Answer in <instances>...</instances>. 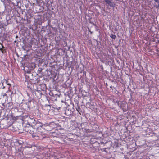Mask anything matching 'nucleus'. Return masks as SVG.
<instances>
[{
  "mask_svg": "<svg viewBox=\"0 0 159 159\" xmlns=\"http://www.w3.org/2000/svg\"><path fill=\"white\" fill-rule=\"evenodd\" d=\"M45 135L42 133V131H39V133H35L34 135H33V138L36 139H42L44 138Z\"/></svg>",
  "mask_w": 159,
  "mask_h": 159,
  "instance_id": "1",
  "label": "nucleus"
},
{
  "mask_svg": "<svg viewBox=\"0 0 159 159\" xmlns=\"http://www.w3.org/2000/svg\"><path fill=\"white\" fill-rule=\"evenodd\" d=\"M28 123L30 125L32 126L35 127V125L36 121H35L34 118H30L29 117L27 120Z\"/></svg>",
  "mask_w": 159,
  "mask_h": 159,
  "instance_id": "2",
  "label": "nucleus"
},
{
  "mask_svg": "<svg viewBox=\"0 0 159 159\" xmlns=\"http://www.w3.org/2000/svg\"><path fill=\"white\" fill-rule=\"evenodd\" d=\"M49 94L51 96L55 97V96L59 95L60 93L59 90H49Z\"/></svg>",
  "mask_w": 159,
  "mask_h": 159,
  "instance_id": "3",
  "label": "nucleus"
},
{
  "mask_svg": "<svg viewBox=\"0 0 159 159\" xmlns=\"http://www.w3.org/2000/svg\"><path fill=\"white\" fill-rule=\"evenodd\" d=\"M55 128V123L54 122L50 123L48 125L46 126L47 131H50Z\"/></svg>",
  "mask_w": 159,
  "mask_h": 159,
  "instance_id": "4",
  "label": "nucleus"
},
{
  "mask_svg": "<svg viewBox=\"0 0 159 159\" xmlns=\"http://www.w3.org/2000/svg\"><path fill=\"white\" fill-rule=\"evenodd\" d=\"M27 132L30 134L33 137V135H34L35 133H34V129L32 127H27L25 129Z\"/></svg>",
  "mask_w": 159,
  "mask_h": 159,
  "instance_id": "5",
  "label": "nucleus"
},
{
  "mask_svg": "<svg viewBox=\"0 0 159 159\" xmlns=\"http://www.w3.org/2000/svg\"><path fill=\"white\" fill-rule=\"evenodd\" d=\"M43 126V125L42 123L39 122H36L34 127L37 128L38 130H39L41 129V128H42Z\"/></svg>",
  "mask_w": 159,
  "mask_h": 159,
  "instance_id": "6",
  "label": "nucleus"
},
{
  "mask_svg": "<svg viewBox=\"0 0 159 159\" xmlns=\"http://www.w3.org/2000/svg\"><path fill=\"white\" fill-rule=\"evenodd\" d=\"M6 108L7 109L11 110L13 108V105L12 102H10L8 103L6 105Z\"/></svg>",
  "mask_w": 159,
  "mask_h": 159,
  "instance_id": "7",
  "label": "nucleus"
},
{
  "mask_svg": "<svg viewBox=\"0 0 159 159\" xmlns=\"http://www.w3.org/2000/svg\"><path fill=\"white\" fill-rule=\"evenodd\" d=\"M105 1L106 4H108V5L111 7H113L114 6V3L111 2L110 0H105Z\"/></svg>",
  "mask_w": 159,
  "mask_h": 159,
  "instance_id": "8",
  "label": "nucleus"
},
{
  "mask_svg": "<svg viewBox=\"0 0 159 159\" xmlns=\"http://www.w3.org/2000/svg\"><path fill=\"white\" fill-rule=\"evenodd\" d=\"M50 108V106L49 105H45V106H43V109L45 110H46L47 111H49Z\"/></svg>",
  "mask_w": 159,
  "mask_h": 159,
  "instance_id": "9",
  "label": "nucleus"
},
{
  "mask_svg": "<svg viewBox=\"0 0 159 159\" xmlns=\"http://www.w3.org/2000/svg\"><path fill=\"white\" fill-rule=\"evenodd\" d=\"M76 109L79 114H81V112H82V111L79 104H77V106L76 107Z\"/></svg>",
  "mask_w": 159,
  "mask_h": 159,
  "instance_id": "10",
  "label": "nucleus"
},
{
  "mask_svg": "<svg viewBox=\"0 0 159 159\" xmlns=\"http://www.w3.org/2000/svg\"><path fill=\"white\" fill-rule=\"evenodd\" d=\"M23 143V142L21 140H17L15 142V144H18L19 145H22Z\"/></svg>",
  "mask_w": 159,
  "mask_h": 159,
  "instance_id": "11",
  "label": "nucleus"
},
{
  "mask_svg": "<svg viewBox=\"0 0 159 159\" xmlns=\"http://www.w3.org/2000/svg\"><path fill=\"white\" fill-rule=\"evenodd\" d=\"M60 108V107H52V110L54 111H57Z\"/></svg>",
  "mask_w": 159,
  "mask_h": 159,
  "instance_id": "12",
  "label": "nucleus"
},
{
  "mask_svg": "<svg viewBox=\"0 0 159 159\" xmlns=\"http://www.w3.org/2000/svg\"><path fill=\"white\" fill-rule=\"evenodd\" d=\"M5 87L3 86V84L2 83H0V89H4Z\"/></svg>",
  "mask_w": 159,
  "mask_h": 159,
  "instance_id": "13",
  "label": "nucleus"
},
{
  "mask_svg": "<svg viewBox=\"0 0 159 159\" xmlns=\"http://www.w3.org/2000/svg\"><path fill=\"white\" fill-rule=\"evenodd\" d=\"M4 48V47L2 45V48H0V50L2 51V52L3 53L4 52V51L5 50Z\"/></svg>",
  "mask_w": 159,
  "mask_h": 159,
  "instance_id": "14",
  "label": "nucleus"
},
{
  "mask_svg": "<svg viewBox=\"0 0 159 159\" xmlns=\"http://www.w3.org/2000/svg\"><path fill=\"white\" fill-rule=\"evenodd\" d=\"M110 37L112 39H115L116 38V36L114 34H111L110 36Z\"/></svg>",
  "mask_w": 159,
  "mask_h": 159,
  "instance_id": "15",
  "label": "nucleus"
},
{
  "mask_svg": "<svg viewBox=\"0 0 159 159\" xmlns=\"http://www.w3.org/2000/svg\"><path fill=\"white\" fill-rule=\"evenodd\" d=\"M31 100H29L28 101V102L27 103H26V104H28V105H29V103H30L31 102Z\"/></svg>",
  "mask_w": 159,
  "mask_h": 159,
  "instance_id": "16",
  "label": "nucleus"
},
{
  "mask_svg": "<svg viewBox=\"0 0 159 159\" xmlns=\"http://www.w3.org/2000/svg\"><path fill=\"white\" fill-rule=\"evenodd\" d=\"M156 3H157L158 4H159V0H154Z\"/></svg>",
  "mask_w": 159,
  "mask_h": 159,
  "instance_id": "17",
  "label": "nucleus"
},
{
  "mask_svg": "<svg viewBox=\"0 0 159 159\" xmlns=\"http://www.w3.org/2000/svg\"><path fill=\"white\" fill-rule=\"evenodd\" d=\"M84 91H85V90H81V93H83L84 92Z\"/></svg>",
  "mask_w": 159,
  "mask_h": 159,
  "instance_id": "18",
  "label": "nucleus"
},
{
  "mask_svg": "<svg viewBox=\"0 0 159 159\" xmlns=\"http://www.w3.org/2000/svg\"><path fill=\"white\" fill-rule=\"evenodd\" d=\"M7 85H8L9 86L8 87V89H10V84H7Z\"/></svg>",
  "mask_w": 159,
  "mask_h": 159,
  "instance_id": "19",
  "label": "nucleus"
},
{
  "mask_svg": "<svg viewBox=\"0 0 159 159\" xmlns=\"http://www.w3.org/2000/svg\"><path fill=\"white\" fill-rule=\"evenodd\" d=\"M36 91L37 92H39V91H40V90H36Z\"/></svg>",
  "mask_w": 159,
  "mask_h": 159,
  "instance_id": "20",
  "label": "nucleus"
},
{
  "mask_svg": "<svg viewBox=\"0 0 159 159\" xmlns=\"http://www.w3.org/2000/svg\"><path fill=\"white\" fill-rule=\"evenodd\" d=\"M43 85V87H44L46 86H45V84H43V85Z\"/></svg>",
  "mask_w": 159,
  "mask_h": 159,
  "instance_id": "21",
  "label": "nucleus"
},
{
  "mask_svg": "<svg viewBox=\"0 0 159 159\" xmlns=\"http://www.w3.org/2000/svg\"><path fill=\"white\" fill-rule=\"evenodd\" d=\"M53 132H50V133H53Z\"/></svg>",
  "mask_w": 159,
  "mask_h": 159,
  "instance_id": "22",
  "label": "nucleus"
},
{
  "mask_svg": "<svg viewBox=\"0 0 159 159\" xmlns=\"http://www.w3.org/2000/svg\"><path fill=\"white\" fill-rule=\"evenodd\" d=\"M1 44V43H0V44Z\"/></svg>",
  "mask_w": 159,
  "mask_h": 159,
  "instance_id": "23",
  "label": "nucleus"
}]
</instances>
